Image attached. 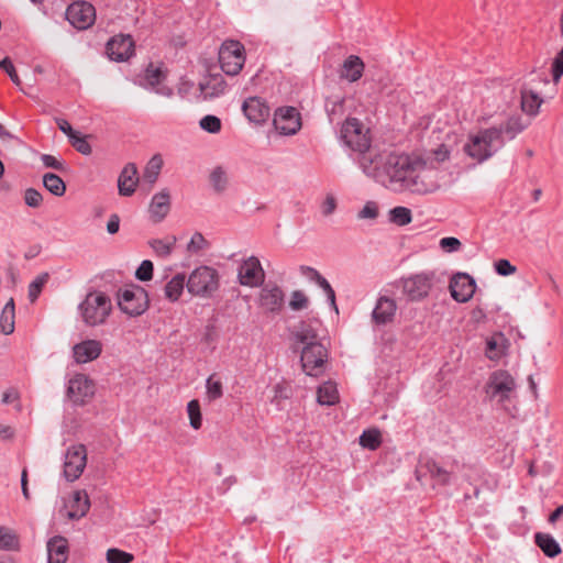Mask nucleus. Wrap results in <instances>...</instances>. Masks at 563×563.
<instances>
[{
  "mask_svg": "<svg viewBox=\"0 0 563 563\" xmlns=\"http://www.w3.org/2000/svg\"><path fill=\"white\" fill-rule=\"evenodd\" d=\"M450 153L445 144L412 154L371 151L361 156L360 166L367 176L380 183H389L412 192L429 194L439 188L438 168L449 159Z\"/></svg>",
  "mask_w": 563,
  "mask_h": 563,
  "instance_id": "nucleus-1",
  "label": "nucleus"
},
{
  "mask_svg": "<svg viewBox=\"0 0 563 563\" xmlns=\"http://www.w3.org/2000/svg\"><path fill=\"white\" fill-rule=\"evenodd\" d=\"M503 146V130L494 126L470 135L468 141L464 145V152L477 163H483Z\"/></svg>",
  "mask_w": 563,
  "mask_h": 563,
  "instance_id": "nucleus-2",
  "label": "nucleus"
},
{
  "mask_svg": "<svg viewBox=\"0 0 563 563\" xmlns=\"http://www.w3.org/2000/svg\"><path fill=\"white\" fill-rule=\"evenodd\" d=\"M81 321L87 327H99L107 322L112 312V301L101 291H90L78 306Z\"/></svg>",
  "mask_w": 563,
  "mask_h": 563,
  "instance_id": "nucleus-3",
  "label": "nucleus"
},
{
  "mask_svg": "<svg viewBox=\"0 0 563 563\" xmlns=\"http://www.w3.org/2000/svg\"><path fill=\"white\" fill-rule=\"evenodd\" d=\"M187 291L199 298H210L219 288V274L209 266H199L188 276Z\"/></svg>",
  "mask_w": 563,
  "mask_h": 563,
  "instance_id": "nucleus-4",
  "label": "nucleus"
},
{
  "mask_svg": "<svg viewBox=\"0 0 563 563\" xmlns=\"http://www.w3.org/2000/svg\"><path fill=\"white\" fill-rule=\"evenodd\" d=\"M341 136L345 144L353 151L360 152L363 155L371 151L372 136L371 131L356 118H349L342 125Z\"/></svg>",
  "mask_w": 563,
  "mask_h": 563,
  "instance_id": "nucleus-5",
  "label": "nucleus"
},
{
  "mask_svg": "<svg viewBox=\"0 0 563 563\" xmlns=\"http://www.w3.org/2000/svg\"><path fill=\"white\" fill-rule=\"evenodd\" d=\"M437 283V273L433 271L412 274L401 279L402 294L411 301H421L430 295Z\"/></svg>",
  "mask_w": 563,
  "mask_h": 563,
  "instance_id": "nucleus-6",
  "label": "nucleus"
},
{
  "mask_svg": "<svg viewBox=\"0 0 563 563\" xmlns=\"http://www.w3.org/2000/svg\"><path fill=\"white\" fill-rule=\"evenodd\" d=\"M118 306L129 317L142 316L150 306L147 291L141 286H130L118 292Z\"/></svg>",
  "mask_w": 563,
  "mask_h": 563,
  "instance_id": "nucleus-7",
  "label": "nucleus"
},
{
  "mask_svg": "<svg viewBox=\"0 0 563 563\" xmlns=\"http://www.w3.org/2000/svg\"><path fill=\"white\" fill-rule=\"evenodd\" d=\"M218 55L220 67L228 76L239 75L246 59L243 44L234 40L224 41Z\"/></svg>",
  "mask_w": 563,
  "mask_h": 563,
  "instance_id": "nucleus-8",
  "label": "nucleus"
},
{
  "mask_svg": "<svg viewBox=\"0 0 563 563\" xmlns=\"http://www.w3.org/2000/svg\"><path fill=\"white\" fill-rule=\"evenodd\" d=\"M517 384L515 378L506 371L494 372L486 384V394L498 404L510 401L516 395Z\"/></svg>",
  "mask_w": 563,
  "mask_h": 563,
  "instance_id": "nucleus-9",
  "label": "nucleus"
},
{
  "mask_svg": "<svg viewBox=\"0 0 563 563\" xmlns=\"http://www.w3.org/2000/svg\"><path fill=\"white\" fill-rule=\"evenodd\" d=\"M299 350L302 371L309 376L317 377L322 374L328 361V350L324 344H312Z\"/></svg>",
  "mask_w": 563,
  "mask_h": 563,
  "instance_id": "nucleus-10",
  "label": "nucleus"
},
{
  "mask_svg": "<svg viewBox=\"0 0 563 563\" xmlns=\"http://www.w3.org/2000/svg\"><path fill=\"white\" fill-rule=\"evenodd\" d=\"M87 464V449L84 444H73L65 453L64 476L68 482L80 477Z\"/></svg>",
  "mask_w": 563,
  "mask_h": 563,
  "instance_id": "nucleus-11",
  "label": "nucleus"
},
{
  "mask_svg": "<svg viewBox=\"0 0 563 563\" xmlns=\"http://www.w3.org/2000/svg\"><path fill=\"white\" fill-rule=\"evenodd\" d=\"M321 322L318 319L300 321L294 325L291 338L294 340V349L299 350L302 346L322 343L319 336Z\"/></svg>",
  "mask_w": 563,
  "mask_h": 563,
  "instance_id": "nucleus-12",
  "label": "nucleus"
},
{
  "mask_svg": "<svg viewBox=\"0 0 563 563\" xmlns=\"http://www.w3.org/2000/svg\"><path fill=\"white\" fill-rule=\"evenodd\" d=\"M66 18L74 27L87 30L96 21V9L90 2L75 1L67 8Z\"/></svg>",
  "mask_w": 563,
  "mask_h": 563,
  "instance_id": "nucleus-13",
  "label": "nucleus"
},
{
  "mask_svg": "<svg viewBox=\"0 0 563 563\" xmlns=\"http://www.w3.org/2000/svg\"><path fill=\"white\" fill-rule=\"evenodd\" d=\"M238 279L242 286L255 288L265 280V272L256 256H250L242 261L238 268Z\"/></svg>",
  "mask_w": 563,
  "mask_h": 563,
  "instance_id": "nucleus-14",
  "label": "nucleus"
},
{
  "mask_svg": "<svg viewBox=\"0 0 563 563\" xmlns=\"http://www.w3.org/2000/svg\"><path fill=\"white\" fill-rule=\"evenodd\" d=\"M90 509V499L86 490H75L64 498L60 514L69 520L84 518Z\"/></svg>",
  "mask_w": 563,
  "mask_h": 563,
  "instance_id": "nucleus-15",
  "label": "nucleus"
},
{
  "mask_svg": "<svg viewBox=\"0 0 563 563\" xmlns=\"http://www.w3.org/2000/svg\"><path fill=\"white\" fill-rule=\"evenodd\" d=\"M274 126L282 135H294L301 129L300 113L294 107L279 108L274 115Z\"/></svg>",
  "mask_w": 563,
  "mask_h": 563,
  "instance_id": "nucleus-16",
  "label": "nucleus"
},
{
  "mask_svg": "<svg viewBox=\"0 0 563 563\" xmlns=\"http://www.w3.org/2000/svg\"><path fill=\"white\" fill-rule=\"evenodd\" d=\"M95 395V384L84 374L74 376L68 382L67 397L77 405L89 401Z\"/></svg>",
  "mask_w": 563,
  "mask_h": 563,
  "instance_id": "nucleus-17",
  "label": "nucleus"
},
{
  "mask_svg": "<svg viewBox=\"0 0 563 563\" xmlns=\"http://www.w3.org/2000/svg\"><path fill=\"white\" fill-rule=\"evenodd\" d=\"M285 305L284 290L276 284L268 283L260 291L258 306L265 312L279 313Z\"/></svg>",
  "mask_w": 563,
  "mask_h": 563,
  "instance_id": "nucleus-18",
  "label": "nucleus"
},
{
  "mask_svg": "<svg viewBox=\"0 0 563 563\" xmlns=\"http://www.w3.org/2000/svg\"><path fill=\"white\" fill-rule=\"evenodd\" d=\"M167 69L163 64L151 63L145 69L144 86L146 88H151L157 95L170 97L173 95V89L165 85Z\"/></svg>",
  "mask_w": 563,
  "mask_h": 563,
  "instance_id": "nucleus-19",
  "label": "nucleus"
},
{
  "mask_svg": "<svg viewBox=\"0 0 563 563\" xmlns=\"http://www.w3.org/2000/svg\"><path fill=\"white\" fill-rule=\"evenodd\" d=\"M449 289L455 301L464 303L473 298L476 283L468 274L457 273L451 278Z\"/></svg>",
  "mask_w": 563,
  "mask_h": 563,
  "instance_id": "nucleus-20",
  "label": "nucleus"
},
{
  "mask_svg": "<svg viewBox=\"0 0 563 563\" xmlns=\"http://www.w3.org/2000/svg\"><path fill=\"white\" fill-rule=\"evenodd\" d=\"M133 53L134 42L130 35H115L107 43V55L112 60H126Z\"/></svg>",
  "mask_w": 563,
  "mask_h": 563,
  "instance_id": "nucleus-21",
  "label": "nucleus"
},
{
  "mask_svg": "<svg viewBox=\"0 0 563 563\" xmlns=\"http://www.w3.org/2000/svg\"><path fill=\"white\" fill-rule=\"evenodd\" d=\"M397 302L387 295H380L372 312V321L376 325H385L394 321Z\"/></svg>",
  "mask_w": 563,
  "mask_h": 563,
  "instance_id": "nucleus-22",
  "label": "nucleus"
},
{
  "mask_svg": "<svg viewBox=\"0 0 563 563\" xmlns=\"http://www.w3.org/2000/svg\"><path fill=\"white\" fill-rule=\"evenodd\" d=\"M170 211V194L163 189L155 194L148 207L150 218L154 223L163 221Z\"/></svg>",
  "mask_w": 563,
  "mask_h": 563,
  "instance_id": "nucleus-23",
  "label": "nucleus"
},
{
  "mask_svg": "<svg viewBox=\"0 0 563 563\" xmlns=\"http://www.w3.org/2000/svg\"><path fill=\"white\" fill-rule=\"evenodd\" d=\"M102 344L98 340H85L73 347L76 363L86 364L99 357Z\"/></svg>",
  "mask_w": 563,
  "mask_h": 563,
  "instance_id": "nucleus-24",
  "label": "nucleus"
},
{
  "mask_svg": "<svg viewBox=\"0 0 563 563\" xmlns=\"http://www.w3.org/2000/svg\"><path fill=\"white\" fill-rule=\"evenodd\" d=\"M429 476L437 485L445 486L450 483L451 473L433 460H427L417 470V477Z\"/></svg>",
  "mask_w": 563,
  "mask_h": 563,
  "instance_id": "nucleus-25",
  "label": "nucleus"
},
{
  "mask_svg": "<svg viewBox=\"0 0 563 563\" xmlns=\"http://www.w3.org/2000/svg\"><path fill=\"white\" fill-rule=\"evenodd\" d=\"M139 184L137 169L134 164H128L123 167L118 178L119 194L123 197H130L134 194Z\"/></svg>",
  "mask_w": 563,
  "mask_h": 563,
  "instance_id": "nucleus-26",
  "label": "nucleus"
},
{
  "mask_svg": "<svg viewBox=\"0 0 563 563\" xmlns=\"http://www.w3.org/2000/svg\"><path fill=\"white\" fill-rule=\"evenodd\" d=\"M243 112L254 123H262L269 117L268 106L257 97H251L244 101Z\"/></svg>",
  "mask_w": 563,
  "mask_h": 563,
  "instance_id": "nucleus-27",
  "label": "nucleus"
},
{
  "mask_svg": "<svg viewBox=\"0 0 563 563\" xmlns=\"http://www.w3.org/2000/svg\"><path fill=\"white\" fill-rule=\"evenodd\" d=\"M199 89L203 99H213L224 93L227 82L222 75L214 74L201 81Z\"/></svg>",
  "mask_w": 563,
  "mask_h": 563,
  "instance_id": "nucleus-28",
  "label": "nucleus"
},
{
  "mask_svg": "<svg viewBox=\"0 0 563 563\" xmlns=\"http://www.w3.org/2000/svg\"><path fill=\"white\" fill-rule=\"evenodd\" d=\"M364 68L365 65L358 56L350 55L341 67L340 77L350 82H355L363 76Z\"/></svg>",
  "mask_w": 563,
  "mask_h": 563,
  "instance_id": "nucleus-29",
  "label": "nucleus"
},
{
  "mask_svg": "<svg viewBox=\"0 0 563 563\" xmlns=\"http://www.w3.org/2000/svg\"><path fill=\"white\" fill-rule=\"evenodd\" d=\"M48 563H65L68 559V542L57 536L47 542Z\"/></svg>",
  "mask_w": 563,
  "mask_h": 563,
  "instance_id": "nucleus-30",
  "label": "nucleus"
},
{
  "mask_svg": "<svg viewBox=\"0 0 563 563\" xmlns=\"http://www.w3.org/2000/svg\"><path fill=\"white\" fill-rule=\"evenodd\" d=\"M187 279L185 274L178 273L169 279L164 286V297L170 301L176 302L179 300L184 292Z\"/></svg>",
  "mask_w": 563,
  "mask_h": 563,
  "instance_id": "nucleus-31",
  "label": "nucleus"
},
{
  "mask_svg": "<svg viewBox=\"0 0 563 563\" xmlns=\"http://www.w3.org/2000/svg\"><path fill=\"white\" fill-rule=\"evenodd\" d=\"M543 100L538 92L531 88L523 87L521 89V109L529 115H537Z\"/></svg>",
  "mask_w": 563,
  "mask_h": 563,
  "instance_id": "nucleus-32",
  "label": "nucleus"
},
{
  "mask_svg": "<svg viewBox=\"0 0 563 563\" xmlns=\"http://www.w3.org/2000/svg\"><path fill=\"white\" fill-rule=\"evenodd\" d=\"M460 472H461L462 477L466 482H468L471 485H474V486H476V484L478 482H481L485 476L484 470L477 464L463 463ZM479 494H481L479 488L475 487L474 496L476 498H478Z\"/></svg>",
  "mask_w": 563,
  "mask_h": 563,
  "instance_id": "nucleus-33",
  "label": "nucleus"
},
{
  "mask_svg": "<svg viewBox=\"0 0 563 563\" xmlns=\"http://www.w3.org/2000/svg\"><path fill=\"white\" fill-rule=\"evenodd\" d=\"M506 343H507V340L504 336V334H501V333L493 334L486 341V350H485L486 356L492 361L499 360L506 351Z\"/></svg>",
  "mask_w": 563,
  "mask_h": 563,
  "instance_id": "nucleus-34",
  "label": "nucleus"
},
{
  "mask_svg": "<svg viewBox=\"0 0 563 563\" xmlns=\"http://www.w3.org/2000/svg\"><path fill=\"white\" fill-rule=\"evenodd\" d=\"M534 542L549 558H555L562 552L560 544L549 533L537 532L534 536Z\"/></svg>",
  "mask_w": 563,
  "mask_h": 563,
  "instance_id": "nucleus-35",
  "label": "nucleus"
},
{
  "mask_svg": "<svg viewBox=\"0 0 563 563\" xmlns=\"http://www.w3.org/2000/svg\"><path fill=\"white\" fill-rule=\"evenodd\" d=\"M15 307L13 298L4 305L0 314V332L9 335L14 331Z\"/></svg>",
  "mask_w": 563,
  "mask_h": 563,
  "instance_id": "nucleus-36",
  "label": "nucleus"
},
{
  "mask_svg": "<svg viewBox=\"0 0 563 563\" xmlns=\"http://www.w3.org/2000/svg\"><path fill=\"white\" fill-rule=\"evenodd\" d=\"M317 400L320 405L332 406L339 401L336 385L332 382L322 384L317 391Z\"/></svg>",
  "mask_w": 563,
  "mask_h": 563,
  "instance_id": "nucleus-37",
  "label": "nucleus"
},
{
  "mask_svg": "<svg viewBox=\"0 0 563 563\" xmlns=\"http://www.w3.org/2000/svg\"><path fill=\"white\" fill-rule=\"evenodd\" d=\"M176 242L177 238L175 235H169L164 239L151 240L148 244L156 255L166 258L172 254Z\"/></svg>",
  "mask_w": 563,
  "mask_h": 563,
  "instance_id": "nucleus-38",
  "label": "nucleus"
},
{
  "mask_svg": "<svg viewBox=\"0 0 563 563\" xmlns=\"http://www.w3.org/2000/svg\"><path fill=\"white\" fill-rule=\"evenodd\" d=\"M20 549V538L18 533L4 526H0V550L18 551Z\"/></svg>",
  "mask_w": 563,
  "mask_h": 563,
  "instance_id": "nucleus-39",
  "label": "nucleus"
},
{
  "mask_svg": "<svg viewBox=\"0 0 563 563\" xmlns=\"http://www.w3.org/2000/svg\"><path fill=\"white\" fill-rule=\"evenodd\" d=\"M43 185L51 194L56 197H62L66 192V184L64 180L56 174L46 173L43 176Z\"/></svg>",
  "mask_w": 563,
  "mask_h": 563,
  "instance_id": "nucleus-40",
  "label": "nucleus"
},
{
  "mask_svg": "<svg viewBox=\"0 0 563 563\" xmlns=\"http://www.w3.org/2000/svg\"><path fill=\"white\" fill-rule=\"evenodd\" d=\"M162 165H163V161L159 156L152 157L145 167V170L143 174V180L145 183H148L150 185H154V183L158 178L159 172L162 169Z\"/></svg>",
  "mask_w": 563,
  "mask_h": 563,
  "instance_id": "nucleus-41",
  "label": "nucleus"
},
{
  "mask_svg": "<svg viewBox=\"0 0 563 563\" xmlns=\"http://www.w3.org/2000/svg\"><path fill=\"white\" fill-rule=\"evenodd\" d=\"M187 415L190 427L194 430H199L202 426V413L199 400L192 399L187 404Z\"/></svg>",
  "mask_w": 563,
  "mask_h": 563,
  "instance_id": "nucleus-42",
  "label": "nucleus"
},
{
  "mask_svg": "<svg viewBox=\"0 0 563 563\" xmlns=\"http://www.w3.org/2000/svg\"><path fill=\"white\" fill-rule=\"evenodd\" d=\"M223 395L222 382L216 378V375H210L206 383V397L208 401H214Z\"/></svg>",
  "mask_w": 563,
  "mask_h": 563,
  "instance_id": "nucleus-43",
  "label": "nucleus"
},
{
  "mask_svg": "<svg viewBox=\"0 0 563 563\" xmlns=\"http://www.w3.org/2000/svg\"><path fill=\"white\" fill-rule=\"evenodd\" d=\"M390 222L404 227L412 221L411 210L406 207H395L389 211Z\"/></svg>",
  "mask_w": 563,
  "mask_h": 563,
  "instance_id": "nucleus-44",
  "label": "nucleus"
},
{
  "mask_svg": "<svg viewBox=\"0 0 563 563\" xmlns=\"http://www.w3.org/2000/svg\"><path fill=\"white\" fill-rule=\"evenodd\" d=\"M382 435L376 429L365 430L360 437V444L363 448L375 450L380 445Z\"/></svg>",
  "mask_w": 563,
  "mask_h": 563,
  "instance_id": "nucleus-45",
  "label": "nucleus"
},
{
  "mask_svg": "<svg viewBox=\"0 0 563 563\" xmlns=\"http://www.w3.org/2000/svg\"><path fill=\"white\" fill-rule=\"evenodd\" d=\"M210 184L217 192L225 190L228 186V175L222 167H217L211 172Z\"/></svg>",
  "mask_w": 563,
  "mask_h": 563,
  "instance_id": "nucleus-46",
  "label": "nucleus"
},
{
  "mask_svg": "<svg viewBox=\"0 0 563 563\" xmlns=\"http://www.w3.org/2000/svg\"><path fill=\"white\" fill-rule=\"evenodd\" d=\"M48 273H42L29 285L27 296L31 302H34L38 298L43 287L48 282Z\"/></svg>",
  "mask_w": 563,
  "mask_h": 563,
  "instance_id": "nucleus-47",
  "label": "nucleus"
},
{
  "mask_svg": "<svg viewBox=\"0 0 563 563\" xmlns=\"http://www.w3.org/2000/svg\"><path fill=\"white\" fill-rule=\"evenodd\" d=\"M306 273L310 276V278L314 279L318 285L324 289V291L328 294L329 298L331 299L332 303H334L335 295L334 290L332 289L331 285L328 283V280L322 277L314 268L311 267H303Z\"/></svg>",
  "mask_w": 563,
  "mask_h": 563,
  "instance_id": "nucleus-48",
  "label": "nucleus"
},
{
  "mask_svg": "<svg viewBox=\"0 0 563 563\" xmlns=\"http://www.w3.org/2000/svg\"><path fill=\"white\" fill-rule=\"evenodd\" d=\"M199 126L208 133L217 134L221 131L222 123L218 117L208 114L200 119Z\"/></svg>",
  "mask_w": 563,
  "mask_h": 563,
  "instance_id": "nucleus-49",
  "label": "nucleus"
},
{
  "mask_svg": "<svg viewBox=\"0 0 563 563\" xmlns=\"http://www.w3.org/2000/svg\"><path fill=\"white\" fill-rule=\"evenodd\" d=\"M108 563H131L134 560L133 554L117 548H111L106 554Z\"/></svg>",
  "mask_w": 563,
  "mask_h": 563,
  "instance_id": "nucleus-50",
  "label": "nucleus"
},
{
  "mask_svg": "<svg viewBox=\"0 0 563 563\" xmlns=\"http://www.w3.org/2000/svg\"><path fill=\"white\" fill-rule=\"evenodd\" d=\"M309 306V298L301 290H294L290 295L289 307L294 311L307 309Z\"/></svg>",
  "mask_w": 563,
  "mask_h": 563,
  "instance_id": "nucleus-51",
  "label": "nucleus"
},
{
  "mask_svg": "<svg viewBox=\"0 0 563 563\" xmlns=\"http://www.w3.org/2000/svg\"><path fill=\"white\" fill-rule=\"evenodd\" d=\"M379 214L378 205L375 201H367L364 207L358 211L357 219L360 220H375Z\"/></svg>",
  "mask_w": 563,
  "mask_h": 563,
  "instance_id": "nucleus-52",
  "label": "nucleus"
},
{
  "mask_svg": "<svg viewBox=\"0 0 563 563\" xmlns=\"http://www.w3.org/2000/svg\"><path fill=\"white\" fill-rule=\"evenodd\" d=\"M338 207L336 198L333 194H327L324 199L322 200L320 205V211L323 217H330L332 216Z\"/></svg>",
  "mask_w": 563,
  "mask_h": 563,
  "instance_id": "nucleus-53",
  "label": "nucleus"
},
{
  "mask_svg": "<svg viewBox=\"0 0 563 563\" xmlns=\"http://www.w3.org/2000/svg\"><path fill=\"white\" fill-rule=\"evenodd\" d=\"M24 202L31 208H38L43 202V196L38 190L34 188H27L24 191Z\"/></svg>",
  "mask_w": 563,
  "mask_h": 563,
  "instance_id": "nucleus-54",
  "label": "nucleus"
},
{
  "mask_svg": "<svg viewBox=\"0 0 563 563\" xmlns=\"http://www.w3.org/2000/svg\"><path fill=\"white\" fill-rule=\"evenodd\" d=\"M69 141L79 153L84 155H89L91 153V146L87 142L86 136L80 135L78 132Z\"/></svg>",
  "mask_w": 563,
  "mask_h": 563,
  "instance_id": "nucleus-55",
  "label": "nucleus"
},
{
  "mask_svg": "<svg viewBox=\"0 0 563 563\" xmlns=\"http://www.w3.org/2000/svg\"><path fill=\"white\" fill-rule=\"evenodd\" d=\"M135 276L139 280L146 282L152 279L153 277V263L148 260H145L141 263L139 268L136 269Z\"/></svg>",
  "mask_w": 563,
  "mask_h": 563,
  "instance_id": "nucleus-56",
  "label": "nucleus"
},
{
  "mask_svg": "<svg viewBox=\"0 0 563 563\" xmlns=\"http://www.w3.org/2000/svg\"><path fill=\"white\" fill-rule=\"evenodd\" d=\"M526 126L521 124L520 119L511 118L504 125L498 129L503 130V133H510L511 136H515L517 133L521 132Z\"/></svg>",
  "mask_w": 563,
  "mask_h": 563,
  "instance_id": "nucleus-57",
  "label": "nucleus"
},
{
  "mask_svg": "<svg viewBox=\"0 0 563 563\" xmlns=\"http://www.w3.org/2000/svg\"><path fill=\"white\" fill-rule=\"evenodd\" d=\"M563 75V48L556 54L552 63V77L554 82H559Z\"/></svg>",
  "mask_w": 563,
  "mask_h": 563,
  "instance_id": "nucleus-58",
  "label": "nucleus"
},
{
  "mask_svg": "<svg viewBox=\"0 0 563 563\" xmlns=\"http://www.w3.org/2000/svg\"><path fill=\"white\" fill-rule=\"evenodd\" d=\"M461 241L453 236L442 238L440 240V246L444 252L452 253L461 249Z\"/></svg>",
  "mask_w": 563,
  "mask_h": 563,
  "instance_id": "nucleus-59",
  "label": "nucleus"
},
{
  "mask_svg": "<svg viewBox=\"0 0 563 563\" xmlns=\"http://www.w3.org/2000/svg\"><path fill=\"white\" fill-rule=\"evenodd\" d=\"M0 68H2L8 75L9 77L11 78V80L16 85V86H20L21 85V80L16 74V70L11 62V59L9 57H5L3 58L2 60H0Z\"/></svg>",
  "mask_w": 563,
  "mask_h": 563,
  "instance_id": "nucleus-60",
  "label": "nucleus"
},
{
  "mask_svg": "<svg viewBox=\"0 0 563 563\" xmlns=\"http://www.w3.org/2000/svg\"><path fill=\"white\" fill-rule=\"evenodd\" d=\"M495 269L497 274L501 276H509L516 273L517 268L508 260H498L495 263Z\"/></svg>",
  "mask_w": 563,
  "mask_h": 563,
  "instance_id": "nucleus-61",
  "label": "nucleus"
},
{
  "mask_svg": "<svg viewBox=\"0 0 563 563\" xmlns=\"http://www.w3.org/2000/svg\"><path fill=\"white\" fill-rule=\"evenodd\" d=\"M41 159H42V162H43L45 167L53 168V169H56V170H59V172L65 169L64 163L60 162L59 159H57L53 155L43 154Z\"/></svg>",
  "mask_w": 563,
  "mask_h": 563,
  "instance_id": "nucleus-62",
  "label": "nucleus"
},
{
  "mask_svg": "<svg viewBox=\"0 0 563 563\" xmlns=\"http://www.w3.org/2000/svg\"><path fill=\"white\" fill-rule=\"evenodd\" d=\"M57 125L59 130L69 137V140L77 133L75 130H73L71 125L64 119H58Z\"/></svg>",
  "mask_w": 563,
  "mask_h": 563,
  "instance_id": "nucleus-63",
  "label": "nucleus"
},
{
  "mask_svg": "<svg viewBox=\"0 0 563 563\" xmlns=\"http://www.w3.org/2000/svg\"><path fill=\"white\" fill-rule=\"evenodd\" d=\"M120 227V218L118 214H111L108 223H107V230L110 234H115L119 231Z\"/></svg>",
  "mask_w": 563,
  "mask_h": 563,
  "instance_id": "nucleus-64",
  "label": "nucleus"
}]
</instances>
